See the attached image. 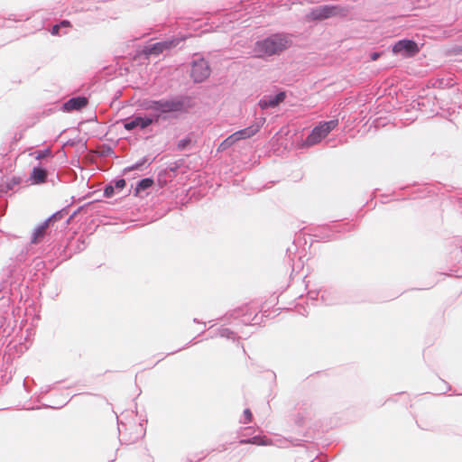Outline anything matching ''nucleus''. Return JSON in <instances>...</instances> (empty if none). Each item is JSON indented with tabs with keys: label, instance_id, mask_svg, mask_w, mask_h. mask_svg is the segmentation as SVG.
Listing matches in <instances>:
<instances>
[{
	"label": "nucleus",
	"instance_id": "nucleus-1",
	"mask_svg": "<svg viewBox=\"0 0 462 462\" xmlns=\"http://www.w3.org/2000/svg\"><path fill=\"white\" fill-rule=\"evenodd\" d=\"M291 42L284 35L275 34L255 44L254 52L258 57L278 54L290 46Z\"/></svg>",
	"mask_w": 462,
	"mask_h": 462
},
{
	"label": "nucleus",
	"instance_id": "nucleus-2",
	"mask_svg": "<svg viewBox=\"0 0 462 462\" xmlns=\"http://www.w3.org/2000/svg\"><path fill=\"white\" fill-rule=\"evenodd\" d=\"M337 120L324 122L316 126L306 139L307 146H313L323 140L332 130L337 126Z\"/></svg>",
	"mask_w": 462,
	"mask_h": 462
},
{
	"label": "nucleus",
	"instance_id": "nucleus-3",
	"mask_svg": "<svg viewBox=\"0 0 462 462\" xmlns=\"http://www.w3.org/2000/svg\"><path fill=\"white\" fill-rule=\"evenodd\" d=\"M146 108L154 112L158 118L162 114L181 110L182 104L179 101L160 100L151 102Z\"/></svg>",
	"mask_w": 462,
	"mask_h": 462
},
{
	"label": "nucleus",
	"instance_id": "nucleus-4",
	"mask_svg": "<svg viewBox=\"0 0 462 462\" xmlns=\"http://www.w3.org/2000/svg\"><path fill=\"white\" fill-rule=\"evenodd\" d=\"M345 10L336 5H325L313 9L310 17L312 20H324L333 16L344 15Z\"/></svg>",
	"mask_w": 462,
	"mask_h": 462
},
{
	"label": "nucleus",
	"instance_id": "nucleus-5",
	"mask_svg": "<svg viewBox=\"0 0 462 462\" xmlns=\"http://www.w3.org/2000/svg\"><path fill=\"white\" fill-rule=\"evenodd\" d=\"M191 77L196 82H202L210 75V68L204 59H199L192 62Z\"/></svg>",
	"mask_w": 462,
	"mask_h": 462
},
{
	"label": "nucleus",
	"instance_id": "nucleus-6",
	"mask_svg": "<svg viewBox=\"0 0 462 462\" xmlns=\"http://www.w3.org/2000/svg\"><path fill=\"white\" fill-rule=\"evenodd\" d=\"M178 43H179V40L175 39V38L171 39V40H167L164 42H156V43L152 44V46L147 47L143 51V53L146 56H150V55L156 56V55L162 53L164 51L171 50V49L176 47L178 45Z\"/></svg>",
	"mask_w": 462,
	"mask_h": 462
},
{
	"label": "nucleus",
	"instance_id": "nucleus-7",
	"mask_svg": "<svg viewBox=\"0 0 462 462\" xmlns=\"http://www.w3.org/2000/svg\"><path fill=\"white\" fill-rule=\"evenodd\" d=\"M122 122L125 130L132 131L137 127L140 129H144L151 125L153 120L151 117H143L137 116L124 119Z\"/></svg>",
	"mask_w": 462,
	"mask_h": 462
},
{
	"label": "nucleus",
	"instance_id": "nucleus-8",
	"mask_svg": "<svg viewBox=\"0 0 462 462\" xmlns=\"http://www.w3.org/2000/svg\"><path fill=\"white\" fill-rule=\"evenodd\" d=\"M393 51L406 56H413L419 51V48L416 42L410 40H402L394 44Z\"/></svg>",
	"mask_w": 462,
	"mask_h": 462
},
{
	"label": "nucleus",
	"instance_id": "nucleus-9",
	"mask_svg": "<svg viewBox=\"0 0 462 462\" xmlns=\"http://www.w3.org/2000/svg\"><path fill=\"white\" fill-rule=\"evenodd\" d=\"M286 97L285 92H280L275 96L265 97L259 101V106L262 109H266L268 107H275L279 104L284 101Z\"/></svg>",
	"mask_w": 462,
	"mask_h": 462
},
{
	"label": "nucleus",
	"instance_id": "nucleus-10",
	"mask_svg": "<svg viewBox=\"0 0 462 462\" xmlns=\"http://www.w3.org/2000/svg\"><path fill=\"white\" fill-rule=\"evenodd\" d=\"M260 127L261 126L258 124L252 125L245 129L232 134L231 137L236 143L243 139L250 138L259 132Z\"/></svg>",
	"mask_w": 462,
	"mask_h": 462
},
{
	"label": "nucleus",
	"instance_id": "nucleus-11",
	"mask_svg": "<svg viewBox=\"0 0 462 462\" xmlns=\"http://www.w3.org/2000/svg\"><path fill=\"white\" fill-rule=\"evenodd\" d=\"M50 222H51V219L49 218L34 230V232L32 235V238H31L32 244H38L43 239V237L45 236V235L47 233V229L49 227Z\"/></svg>",
	"mask_w": 462,
	"mask_h": 462
},
{
	"label": "nucleus",
	"instance_id": "nucleus-12",
	"mask_svg": "<svg viewBox=\"0 0 462 462\" xmlns=\"http://www.w3.org/2000/svg\"><path fill=\"white\" fill-rule=\"evenodd\" d=\"M88 105V99L84 97H73L64 104V107L68 111L79 110Z\"/></svg>",
	"mask_w": 462,
	"mask_h": 462
},
{
	"label": "nucleus",
	"instance_id": "nucleus-13",
	"mask_svg": "<svg viewBox=\"0 0 462 462\" xmlns=\"http://www.w3.org/2000/svg\"><path fill=\"white\" fill-rule=\"evenodd\" d=\"M30 178L33 183H43L47 179V171L42 168L35 167L32 169Z\"/></svg>",
	"mask_w": 462,
	"mask_h": 462
},
{
	"label": "nucleus",
	"instance_id": "nucleus-14",
	"mask_svg": "<svg viewBox=\"0 0 462 462\" xmlns=\"http://www.w3.org/2000/svg\"><path fill=\"white\" fill-rule=\"evenodd\" d=\"M241 443H253L255 445H269L271 442L265 436H255L251 439H242Z\"/></svg>",
	"mask_w": 462,
	"mask_h": 462
},
{
	"label": "nucleus",
	"instance_id": "nucleus-15",
	"mask_svg": "<svg viewBox=\"0 0 462 462\" xmlns=\"http://www.w3.org/2000/svg\"><path fill=\"white\" fill-rule=\"evenodd\" d=\"M153 184V180L150 178L143 179L136 186V193H139L140 191L145 190L149 188H151Z\"/></svg>",
	"mask_w": 462,
	"mask_h": 462
},
{
	"label": "nucleus",
	"instance_id": "nucleus-16",
	"mask_svg": "<svg viewBox=\"0 0 462 462\" xmlns=\"http://www.w3.org/2000/svg\"><path fill=\"white\" fill-rule=\"evenodd\" d=\"M235 143H236V142L233 140L231 135H229L226 139H225L219 144V146L217 147V151L218 152H223V151L226 150L227 148H229L230 146H232L233 144H235Z\"/></svg>",
	"mask_w": 462,
	"mask_h": 462
},
{
	"label": "nucleus",
	"instance_id": "nucleus-17",
	"mask_svg": "<svg viewBox=\"0 0 462 462\" xmlns=\"http://www.w3.org/2000/svg\"><path fill=\"white\" fill-rule=\"evenodd\" d=\"M51 151L49 148L45 149L43 151H37L33 153L36 160H42L46 157L51 156Z\"/></svg>",
	"mask_w": 462,
	"mask_h": 462
},
{
	"label": "nucleus",
	"instance_id": "nucleus-18",
	"mask_svg": "<svg viewBox=\"0 0 462 462\" xmlns=\"http://www.w3.org/2000/svg\"><path fill=\"white\" fill-rule=\"evenodd\" d=\"M245 420L244 423H248L252 420L253 414L249 409L244 411Z\"/></svg>",
	"mask_w": 462,
	"mask_h": 462
},
{
	"label": "nucleus",
	"instance_id": "nucleus-19",
	"mask_svg": "<svg viewBox=\"0 0 462 462\" xmlns=\"http://www.w3.org/2000/svg\"><path fill=\"white\" fill-rule=\"evenodd\" d=\"M125 180L124 179L118 180L116 181V187L118 189H123L125 187Z\"/></svg>",
	"mask_w": 462,
	"mask_h": 462
},
{
	"label": "nucleus",
	"instance_id": "nucleus-20",
	"mask_svg": "<svg viewBox=\"0 0 462 462\" xmlns=\"http://www.w3.org/2000/svg\"><path fill=\"white\" fill-rule=\"evenodd\" d=\"M114 192V188L113 187H106V189H105V194L109 197L113 194Z\"/></svg>",
	"mask_w": 462,
	"mask_h": 462
},
{
	"label": "nucleus",
	"instance_id": "nucleus-21",
	"mask_svg": "<svg viewBox=\"0 0 462 462\" xmlns=\"http://www.w3.org/2000/svg\"><path fill=\"white\" fill-rule=\"evenodd\" d=\"M60 24H56L52 27V30H51V34L53 35H58L59 34V30H60Z\"/></svg>",
	"mask_w": 462,
	"mask_h": 462
},
{
	"label": "nucleus",
	"instance_id": "nucleus-22",
	"mask_svg": "<svg viewBox=\"0 0 462 462\" xmlns=\"http://www.w3.org/2000/svg\"><path fill=\"white\" fill-rule=\"evenodd\" d=\"M60 26H62V27H71V23H70L69 21L63 20V21L60 22Z\"/></svg>",
	"mask_w": 462,
	"mask_h": 462
},
{
	"label": "nucleus",
	"instance_id": "nucleus-23",
	"mask_svg": "<svg viewBox=\"0 0 462 462\" xmlns=\"http://www.w3.org/2000/svg\"><path fill=\"white\" fill-rule=\"evenodd\" d=\"M380 53L379 52H374L371 54V60H376L379 57H380Z\"/></svg>",
	"mask_w": 462,
	"mask_h": 462
}]
</instances>
